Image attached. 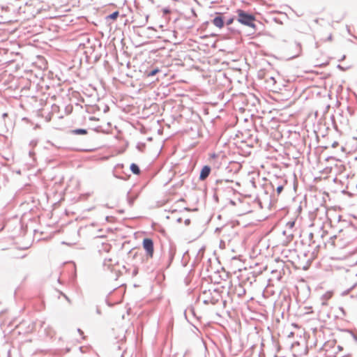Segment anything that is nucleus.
I'll list each match as a JSON object with an SVG mask.
<instances>
[{
	"label": "nucleus",
	"instance_id": "nucleus-13",
	"mask_svg": "<svg viewBox=\"0 0 357 357\" xmlns=\"http://www.w3.org/2000/svg\"><path fill=\"white\" fill-rule=\"evenodd\" d=\"M217 158V155L215 154H213L211 155V162H213V160H215Z\"/></svg>",
	"mask_w": 357,
	"mask_h": 357
},
{
	"label": "nucleus",
	"instance_id": "nucleus-16",
	"mask_svg": "<svg viewBox=\"0 0 357 357\" xmlns=\"http://www.w3.org/2000/svg\"><path fill=\"white\" fill-rule=\"evenodd\" d=\"M185 224L186 225H189L190 224V220H185Z\"/></svg>",
	"mask_w": 357,
	"mask_h": 357
},
{
	"label": "nucleus",
	"instance_id": "nucleus-8",
	"mask_svg": "<svg viewBox=\"0 0 357 357\" xmlns=\"http://www.w3.org/2000/svg\"><path fill=\"white\" fill-rule=\"evenodd\" d=\"M73 133L76 135H86L87 134V131L85 129H76L73 130Z\"/></svg>",
	"mask_w": 357,
	"mask_h": 357
},
{
	"label": "nucleus",
	"instance_id": "nucleus-9",
	"mask_svg": "<svg viewBox=\"0 0 357 357\" xmlns=\"http://www.w3.org/2000/svg\"><path fill=\"white\" fill-rule=\"evenodd\" d=\"M119 15V12L116 11V12H114L113 13H112L111 15H109L107 17L111 20H115L118 17Z\"/></svg>",
	"mask_w": 357,
	"mask_h": 357
},
{
	"label": "nucleus",
	"instance_id": "nucleus-15",
	"mask_svg": "<svg viewBox=\"0 0 357 357\" xmlns=\"http://www.w3.org/2000/svg\"><path fill=\"white\" fill-rule=\"evenodd\" d=\"M328 40L331 41L332 40V35H330L328 38Z\"/></svg>",
	"mask_w": 357,
	"mask_h": 357
},
{
	"label": "nucleus",
	"instance_id": "nucleus-4",
	"mask_svg": "<svg viewBox=\"0 0 357 357\" xmlns=\"http://www.w3.org/2000/svg\"><path fill=\"white\" fill-rule=\"evenodd\" d=\"M212 23L215 26L219 29H222L224 26V20L221 16V13H218V16L213 20Z\"/></svg>",
	"mask_w": 357,
	"mask_h": 357
},
{
	"label": "nucleus",
	"instance_id": "nucleus-7",
	"mask_svg": "<svg viewBox=\"0 0 357 357\" xmlns=\"http://www.w3.org/2000/svg\"><path fill=\"white\" fill-rule=\"evenodd\" d=\"M130 170L132 171V172L133 174H137V175L139 174V173H140L139 167H138L137 165H136L135 163L131 164Z\"/></svg>",
	"mask_w": 357,
	"mask_h": 357
},
{
	"label": "nucleus",
	"instance_id": "nucleus-3",
	"mask_svg": "<svg viewBox=\"0 0 357 357\" xmlns=\"http://www.w3.org/2000/svg\"><path fill=\"white\" fill-rule=\"evenodd\" d=\"M143 248L146 252V257L148 259H151L153 256L154 247L153 242L151 238H146L142 242Z\"/></svg>",
	"mask_w": 357,
	"mask_h": 357
},
{
	"label": "nucleus",
	"instance_id": "nucleus-1",
	"mask_svg": "<svg viewBox=\"0 0 357 357\" xmlns=\"http://www.w3.org/2000/svg\"><path fill=\"white\" fill-rule=\"evenodd\" d=\"M236 13L238 15L237 20L239 23L252 28L255 27L254 24L255 17L253 15L248 14L241 9H238Z\"/></svg>",
	"mask_w": 357,
	"mask_h": 357
},
{
	"label": "nucleus",
	"instance_id": "nucleus-11",
	"mask_svg": "<svg viewBox=\"0 0 357 357\" xmlns=\"http://www.w3.org/2000/svg\"><path fill=\"white\" fill-rule=\"evenodd\" d=\"M282 190H283V186L282 185H279L277 188V189H276L278 195H280L282 192Z\"/></svg>",
	"mask_w": 357,
	"mask_h": 357
},
{
	"label": "nucleus",
	"instance_id": "nucleus-14",
	"mask_svg": "<svg viewBox=\"0 0 357 357\" xmlns=\"http://www.w3.org/2000/svg\"><path fill=\"white\" fill-rule=\"evenodd\" d=\"M91 121H98V119H96V117L93 116L90 118Z\"/></svg>",
	"mask_w": 357,
	"mask_h": 357
},
{
	"label": "nucleus",
	"instance_id": "nucleus-6",
	"mask_svg": "<svg viewBox=\"0 0 357 357\" xmlns=\"http://www.w3.org/2000/svg\"><path fill=\"white\" fill-rule=\"evenodd\" d=\"M333 296V292L331 291H326V293H324L322 296V300H323V302H322V304L323 305H326V302L331 299Z\"/></svg>",
	"mask_w": 357,
	"mask_h": 357
},
{
	"label": "nucleus",
	"instance_id": "nucleus-2",
	"mask_svg": "<svg viewBox=\"0 0 357 357\" xmlns=\"http://www.w3.org/2000/svg\"><path fill=\"white\" fill-rule=\"evenodd\" d=\"M15 330L18 336H26L35 331V324L31 321H23L16 326Z\"/></svg>",
	"mask_w": 357,
	"mask_h": 357
},
{
	"label": "nucleus",
	"instance_id": "nucleus-5",
	"mask_svg": "<svg viewBox=\"0 0 357 357\" xmlns=\"http://www.w3.org/2000/svg\"><path fill=\"white\" fill-rule=\"evenodd\" d=\"M211 168L208 166H204L200 172L199 179L204 181L209 175Z\"/></svg>",
	"mask_w": 357,
	"mask_h": 357
},
{
	"label": "nucleus",
	"instance_id": "nucleus-12",
	"mask_svg": "<svg viewBox=\"0 0 357 357\" xmlns=\"http://www.w3.org/2000/svg\"><path fill=\"white\" fill-rule=\"evenodd\" d=\"M233 22H234V18L231 17L227 21L226 24H227V25H230L233 23Z\"/></svg>",
	"mask_w": 357,
	"mask_h": 357
},
{
	"label": "nucleus",
	"instance_id": "nucleus-10",
	"mask_svg": "<svg viewBox=\"0 0 357 357\" xmlns=\"http://www.w3.org/2000/svg\"><path fill=\"white\" fill-rule=\"evenodd\" d=\"M159 71H160V70L158 68H155V69L153 70L152 71L147 73L146 75L148 77H152V76H154L155 75H156Z\"/></svg>",
	"mask_w": 357,
	"mask_h": 357
}]
</instances>
